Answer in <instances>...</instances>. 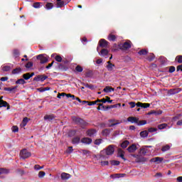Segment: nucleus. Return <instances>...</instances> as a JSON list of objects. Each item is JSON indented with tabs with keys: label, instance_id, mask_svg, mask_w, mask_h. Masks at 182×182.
Segmentation results:
<instances>
[{
	"label": "nucleus",
	"instance_id": "42",
	"mask_svg": "<svg viewBox=\"0 0 182 182\" xmlns=\"http://www.w3.org/2000/svg\"><path fill=\"white\" fill-rule=\"evenodd\" d=\"M102 141H103V139H97L94 141V144H95L96 146H100V144H102Z\"/></svg>",
	"mask_w": 182,
	"mask_h": 182
},
{
	"label": "nucleus",
	"instance_id": "52",
	"mask_svg": "<svg viewBox=\"0 0 182 182\" xmlns=\"http://www.w3.org/2000/svg\"><path fill=\"white\" fill-rule=\"evenodd\" d=\"M111 178H120L119 173H115L110 176Z\"/></svg>",
	"mask_w": 182,
	"mask_h": 182
},
{
	"label": "nucleus",
	"instance_id": "22",
	"mask_svg": "<svg viewBox=\"0 0 182 182\" xmlns=\"http://www.w3.org/2000/svg\"><path fill=\"white\" fill-rule=\"evenodd\" d=\"M53 3H50V2H47L46 6H45V8L46 9H47V11H50V9H53Z\"/></svg>",
	"mask_w": 182,
	"mask_h": 182
},
{
	"label": "nucleus",
	"instance_id": "51",
	"mask_svg": "<svg viewBox=\"0 0 182 182\" xmlns=\"http://www.w3.org/2000/svg\"><path fill=\"white\" fill-rule=\"evenodd\" d=\"M149 133H154V132H157V128L151 127L148 129Z\"/></svg>",
	"mask_w": 182,
	"mask_h": 182
},
{
	"label": "nucleus",
	"instance_id": "6",
	"mask_svg": "<svg viewBox=\"0 0 182 182\" xmlns=\"http://www.w3.org/2000/svg\"><path fill=\"white\" fill-rule=\"evenodd\" d=\"M4 96L0 97V108L1 107H7V110L11 109V105L6 102L4 101Z\"/></svg>",
	"mask_w": 182,
	"mask_h": 182
},
{
	"label": "nucleus",
	"instance_id": "15",
	"mask_svg": "<svg viewBox=\"0 0 182 182\" xmlns=\"http://www.w3.org/2000/svg\"><path fill=\"white\" fill-rule=\"evenodd\" d=\"M163 160H164V159L161 158V157H155L151 159V163H156V164H160V163H161V161H163Z\"/></svg>",
	"mask_w": 182,
	"mask_h": 182
},
{
	"label": "nucleus",
	"instance_id": "45",
	"mask_svg": "<svg viewBox=\"0 0 182 182\" xmlns=\"http://www.w3.org/2000/svg\"><path fill=\"white\" fill-rule=\"evenodd\" d=\"M175 60L178 62V63H182V55H177Z\"/></svg>",
	"mask_w": 182,
	"mask_h": 182
},
{
	"label": "nucleus",
	"instance_id": "40",
	"mask_svg": "<svg viewBox=\"0 0 182 182\" xmlns=\"http://www.w3.org/2000/svg\"><path fill=\"white\" fill-rule=\"evenodd\" d=\"M141 137H147L149 136V132L147 131H142L140 132Z\"/></svg>",
	"mask_w": 182,
	"mask_h": 182
},
{
	"label": "nucleus",
	"instance_id": "2",
	"mask_svg": "<svg viewBox=\"0 0 182 182\" xmlns=\"http://www.w3.org/2000/svg\"><path fill=\"white\" fill-rule=\"evenodd\" d=\"M127 122L130 123H135L137 126H144V124H147L146 120H139V118L136 117H129L127 118Z\"/></svg>",
	"mask_w": 182,
	"mask_h": 182
},
{
	"label": "nucleus",
	"instance_id": "24",
	"mask_svg": "<svg viewBox=\"0 0 182 182\" xmlns=\"http://www.w3.org/2000/svg\"><path fill=\"white\" fill-rule=\"evenodd\" d=\"M73 144H79L80 143V137L76 136L72 139Z\"/></svg>",
	"mask_w": 182,
	"mask_h": 182
},
{
	"label": "nucleus",
	"instance_id": "55",
	"mask_svg": "<svg viewBox=\"0 0 182 182\" xmlns=\"http://www.w3.org/2000/svg\"><path fill=\"white\" fill-rule=\"evenodd\" d=\"M12 130L14 133H18V132H19V128H18L17 126H14Z\"/></svg>",
	"mask_w": 182,
	"mask_h": 182
},
{
	"label": "nucleus",
	"instance_id": "54",
	"mask_svg": "<svg viewBox=\"0 0 182 182\" xmlns=\"http://www.w3.org/2000/svg\"><path fill=\"white\" fill-rule=\"evenodd\" d=\"M148 114H161V111L160 112H157V111H151L148 113Z\"/></svg>",
	"mask_w": 182,
	"mask_h": 182
},
{
	"label": "nucleus",
	"instance_id": "21",
	"mask_svg": "<svg viewBox=\"0 0 182 182\" xmlns=\"http://www.w3.org/2000/svg\"><path fill=\"white\" fill-rule=\"evenodd\" d=\"M99 55H100V56H107V55H109V50L106 48H103L99 53Z\"/></svg>",
	"mask_w": 182,
	"mask_h": 182
},
{
	"label": "nucleus",
	"instance_id": "7",
	"mask_svg": "<svg viewBox=\"0 0 182 182\" xmlns=\"http://www.w3.org/2000/svg\"><path fill=\"white\" fill-rule=\"evenodd\" d=\"M36 59L40 60V63L41 64L48 63V58L45 56V54H40L37 55Z\"/></svg>",
	"mask_w": 182,
	"mask_h": 182
},
{
	"label": "nucleus",
	"instance_id": "38",
	"mask_svg": "<svg viewBox=\"0 0 182 182\" xmlns=\"http://www.w3.org/2000/svg\"><path fill=\"white\" fill-rule=\"evenodd\" d=\"M168 150H170V145H165L161 148V151L163 152L168 151Z\"/></svg>",
	"mask_w": 182,
	"mask_h": 182
},
{
	"label": "nucleus",
	"instance_id": "39",
	"mask_svg": "<svg viewBox=\"0 0 182 182\" xmlns=\"http://www.w3.org/2000/svg\"><path fill=\"white\" fill-rule=\"evenodd\" d=\"M75 70L78 73H82V72H83V68H82V66L80 65H77L75 67Z\"/></svg>",
	"mask_w": 182,
	"mask_h": 182
},
{
	"label": "nucleus",
	"instance_id": "29",
	"mask_svg": "<svg viewBox=\"0 0 182 182\" xmlns=\"http://www.w3.org/2000/svg\"><path fill=\"white\" fill-rule=\"evenodd\" d=\"M102 136H109L110 134V129H105L102 132Z\"/></svg>",
	"mask_w": 182,
	"mask_h": 182
},
{
	"label": "nucleus",
	"instance_id": "5",
	"mask_svg": "<svg viewBox=\"0 0 182 182\" xmlns=\"http://www.w3.org/2000/svg\"><path fill=\"white\" fill-rule=\"evenodd\" d=\"M31 156H32V154L25 149L20 151V156L21 159H23V160L28 159V157H31Z\"/></svg>",
	"mask_w": 182,
	"mask_h": 182
},
{
	"label": "nucleus",
	"instance_id": "4",
	"mask_svg": "<svg viewBox=\"0 0 182 182\" xmlns=\"http://www.w3.org/2000/svg\"><path fill=\"white\" fill-rule=\"evenodd\" d=\"M118 46L121 50H127L132 48V41H126L123 44H119Z\"/></svg>",
	"mask_w": 182,
	"mask_h": 182
},
{
	"label": "nucleus",
	"instance_id": "19",
	"mask_svg": "<svg viewBox=\"0 0 182 182\" xmlns=\"http://www.w3.org/2000/svg\"><path fill=\"white\" fill-rule=\"evenodd\" d=\"M108 41L110 42H114L116 41V39H117V37L114 36V34L109 33L107 37Z\"/></svg>",
	"mask_w": 182,
	"mask_h": 182
},
{
	"label": "nucleus",
	"instance_id": "48",
	"mask_svg": "<svg viewBox=\"0 0 182 182\" xmlns=\"http://www.w3.org/2000/svg\"><path fill=\"white\" fill-rule=\"evenodd\" d=\"M65 5V1H58L57 8H62Z\"/></svg>",
	"mask_w": 182,
	"mask_h": 182
},
{
	"label": "nucleus",
	"instance_id": "26",
	"mask_svg": "<svg viewBox=\"0 0 182 182\" xmlns=\"http://www.w3.org/2000/svg\"><path fill=\"white\" fill-rule=\"evenodd\" d=\"M1 174H9V169L0 168V175Z\"/></svg>",
	"mask_w": 182,
	"mask_h": 182
},
{
	"label": "nucleus",
	"instance_id": "43",
	"mask_svg": "<svg viewBox=\"0 0 182 182\" xmlns=\"http://www.w3.org/2000/svg\"><path fill=\"white\" fill-rule=\"evenodd\" d=\"M41 4H42V3H41V2H35L33 4V7L35 8L36 9H38L41 8Z\"/></svg>",
	"mask_w": 182,
	"mask_h": 182
},
{
	"label": "nucleus",
	"instance_id": "46",
	"mask_svg": "<svg viewBox=\"0 0 182 182\" xmlns=\"http://www.w3.org/2000/svg\"><path fill=\"white\" fill-rule=\"evenodd\" d=\"M28 122H29V120L28 119V117H24L23 119L22 124H23V127H25V126H26V124H28Z\"/></svg>",
	"mask_w": 182,
	"mask_h": 182
},
{
	"label": "nucleus",
	"instance_id": "3",
	"mask_svg": "<svg viewBox=\"0 0 182 182\" xmlns=\"http://www.w3.org/2000/svg\"><path fill=\"white\" fill-rule=\"evenodd\" d=\"M72 120L73 122H74V123H75V124H78L79 126H86V122L80 118V117H72Z\"/></svg>",
	"mask_w": 182,
	"mask_h": 182
},
{
	"label": "nucleus",
	"instance_id": "10",
	"mask_svg": "<svg viewBox=\"0 0 182 182\" xmlns=\"http://www.w3.org/2000/svg\"><path fill=\"white\" fill-rule=\"evenodd\" d=\"M99 46L100 48H106L107 46H109V43L107 41L102 38L99 41Z\"/></svg>",
	"mask_w": 182,
	"mask_h": 182
},
{
	"label": "nucleus",
	"instance_id": "49",
	"mask_svg": "<svg viewBox=\"0 0 182 182\" xmlns=\"http://www.w3.org/2000/svg\"><path fill=\"white\" fill-rule=\"evenodd\" d=\"M168 72L169 73H174V72H176V67L170 66Z\"/></svg>",
	"mask_w": 182,
	"mask_h": 182
},
{
	"label": "nucleus",
	"instance_id": "13",
	"mask_svg": "<svg viewBox=\"0 0 182 182\" xmlns=\"http://www.w3.org/2000/svg\"><path fill=\"white\" fill-rule=\"evenodd\" d=\"M137 150V146L133 144L127 148V151L129 153H134Z\"/></svg>",
	"mask_w": 182,
	"mask_h": 182
},
{
	"label": "nucleus",
	"instance_id": "27",
	"mask_svg": "<svg viewBox=\"0 0 182 182\" xmlns=\"http://www.w3.org/2000/svg\"><path fill=\"white\" fill-rule=\"evenodd\" d=\"M139 55H140V56H143V55H146L149 53V51H147V50L146 49H142L141 50H139L138 52Z\"/></svg>",
	"mask_w": 182,
	"mask_h": 182
},
{
	"label": "nucleus",
	"instance_id": "59",
	"mask_svg": "<svg viewBox=\"0 0 182 182\" xmlns=\"http://www.w3.org/2000/svg\"><path fill=\"white\" fill-rule=\"evenodd\" d=\"M72 151H73V146H68V150H67V153L70 154V153H72Z\"/></svg>",
	"mask_w": 182,
	"mask_h": 182
},
{
	"label": "nucleus",
	"instance_id": "60",
	"mask_svg": "<svg viewBox=\"0 0 182 182\" xmlns=\"http://www.w3.org/2000/svg\"><path fill=\"white\" fill-rule=\"evenodd\" d=\"M182 72V65H179L176 67V72Z\"/></svg>",
	"mask_w": 182,
	"mask_h": 182
},
{
	"label": "nucleus",
	"instance_id": "25",
	"mask_svg": "<svg viewBox=\"0 0 182 182\" xmlns=\"http://www.w3.org/2000/svg\"><path fill=\"white\" fill-rule=\"evenodd\" d=\"M53 119H55V115H53V114H50V115L46 114L44 116V120L50 121V120H53Z\"/></svg>",
	"mask_w": 182,
	"mask_h": 182
},
{
	"label": "nucleus",
	"instance_id": "34",
	"mask_svg": "<svg viewBox=\"0 0 182 182\" xmlns=\"http://www.w3.org/2000/svg\"><path fill=\"white\" fill-rule=\"evenodd\" d=\"M21 70H22V69H21V68H17L14 69L12 70V74L13 75H16L18 73H21Z\"/></svg>",
	"mask_w": 182,
	"mask_h": 182
},
{
	"label": "nucleus",
	"instance_id": "35",
	"mask_svg": "<svg viewBox=\"0 0 182 182\" xmlns=\"http://www.w3.org/2000/svg\"><path fill=\"white\" fill-rule=\"evenodd\" d=\"M110 164L112 166H119L120 161L116 160H112L109 161Z\"/></svg>",
	"mask_w": 182,
	"mask_h": 182
},
{
	"label": "nucleus",
	"instance_id": "30",
	"mask_svg": "<svg viewBox=\"0 0 182 182\" xmlns=\"http://www.w3.org/2000/svg\"><path fill=\"white\" fill-rule=\"evenodd\" d=\"M120 48L119 47V45L114 43L112 49V52H117Z\"/></svg>",
	"mask_w": 182,
	"mask_h": 182
},
{
	"label": "nucleus",
	"instance_id": "53",
	"mask_svg": "<svg viewBox=\"0 0 182 182\" xmlns=\"http://www.w3.org/2000/svg\"><path fill=\"white\" fill-rule=\"evenodd\" d=\"M55 60H56V62H62L63 59H62V57H60V55H56L55 57Z\"/></svg>",
	"mask_w": 182,
	"mask_h": 182
},
{
	"label": "nucleus",
	"instance_id": "31",
	"mask_svg": "<svg viewBox=\"0 0 182 182\" xmlns=\"http://www.w3.org/2000/svg\"><path fill=\"white\" fill-rule=\"evenodd\" d=\"M22 77L24 79V80H29V79H31V73H25L22 75Z\"/></svg>",
	"mask_w": 182,
	"mask_h": 182
},
{
	"label": "nucleus",
	"instance_id": "32",
	"mask_svg": "<svg viewBox=\"0 0 182 182\" xmlns=\"http://www.w3.org/2000/svg\"><path fill=\"white\" fill-rule=\"evenodd\" d=\"M97 106V110H105L106 109V106L103 105L102 103H98Z\"/></svg>",
	"mask_w": 182,
	"mask_h": 182
},
{
	"label": "nucleus",
	"instance_id": "41",
	"mask_svg": "<svg viewBox=\"0 0 182 182\" xmlns=\"http://www.w3.org/2000/svg\"><path fill=\"white\" fill-rule=\"evenodd\" d=\"M19 55H20L19 50H17V49L14 50V51H13V55H14L15 58H18V57H19Z\"/></svg>",
	"mask_w": 182,
	"mask_h": 182
},
{
	"label": "nucleus",
	"instance_id": "17",
	"mask_svg": "<svg viewBox=\"0 0 182 182\" xmlns=\"http://www.w3.org/2000/svg\"><path fill=\"white\" fill-rule=\"evenodd\" d=\"M97 133L96 129H89L87 131V134L90 137H93Z\"/></svg>",
	"mask_w": 182,
	"mask_h": 182
},
{
	"label": "nucleus",
	"instance_id": "33",
	"mask_svg": "<svg viewBox=\"0 0 182 182\" xmlns=\"http://www.w3.org/2000/svg\"><path fill=\"white\" fill-rule=\"evenodd\" d=\"M16 89H18V86L14 87H4L5 92H13V90H15Z\"/></svg>",
	"mask_w": 182,
	"mask_h": 182
},
{
	"label": "nucleus",
	"instance_id": "37",
	"mask_svg": "<svg viewBox=\"0 0 182 182\" xmlns=\"http://www.w3.org/2000/svg\"><path fill=\"white\" fill-rule=\"evenodd\" d=\"M156 58V56L154 55V54L151 53L148 58L147 60H149V62H153V60H154V58Z\"/></svg>",
	"mask_w": 182,
	"mask_h": 182
},
{
	"label": "nucleus",
	"instance_id": "62",
	"mask_svg": "<svg viewBox=\"0 0 182 182\" xmlns=\"http://www.w3.org/2000/svg\"><path fill=\"white\" fill-rule=\"evenodd\" d=\"M95 105H96V102L91 101V102H88L87 106H95Z\"/></svg>",
	"mask_w": 182,
	"mask_h": 182
},
{
	"label": "nucleus",
	"instance_id": "9",
	"mask_svg": "<svg viewBox=\"0 0 182 182\" xmlns=\"http://www.w3.org/2000/svg\"><path fill=\"white\" fill-rule=\"evenodd\" d=\"M70 177H72V175H70L69 173H66L65 172L62 173L60 175L61 180L63 182L68 181V180H69V178H70Z\"/></svg>",
	"mask_w": 182,
	"mask_h": 182
},
{
	"label": "nucleus",
	"instance_id": "36",
	"mask_svg": "<svg viewBox=\"0 0 182 182\" xmlns=\"http://www.w3.org/2000/svg\"><path fill=\"white\" fill-rule=\"evenodd\" d=\"M167 124H166V123H164V124H159L158 125V129H159V130H163V129H166V127H167Z\"/></svg>",
	"mask_w": 182,
	"mask_h": 182
},
{
	"label": "nucleus",
	"instance_id": "20",
	"mask_svg": "<svg viewBox=\"0 0 182 182\" xmlns=\"http://www.w3.org/2000/svg\"><path fill=\"white\" fill-rule=\"evenodd\" d=\"M103 92L105 93H110V92H114V88L110 86H107L104 88Z\"/></svg>",
	"mask_w": 182,
	"mask_h": 182
},
{
	"label": "nucleus",
	"instance_id": "58",
	"mask_svg": "<svg viewBox=\"0 0 182 182\" xmlns=\"http://www.w3.org/2000/svg\"><path fill=\"white\" fill-rule=\"evenodd\" d=\"M86 77H92V71H88L85 73Z\"/></svg>",
	"mask_w": 182,
	"mask_h": 182
},
{
	"label": "nucleus",
	"instance_id": "47",
	"mask_svg": "<svg viewBox=\"0 0 182 182\" xmlns=\"http://www.w3.org/2000/svg\"><path fill=\"white\" fill-rule=\"evenodd\" d=\"M46 175V173H45V171H40L38 173V177L39 178H43V177H45V176Z\"/></svg>",
	"mask_w": 182,
	"mask_h": 182
},
{
	"label": "nucleus",
	"instance_id": "50",
	"mask_svg": "<svg viewBox=\"0 0 182 182\" xmlns=\"http://www.w3.org/2000/svg\"><path fill=\"white\" fill-rule=\"evenodd\" d=\"M32 66H33V63H32V62H28L26 64V68L27 69L32 68Z\"/></svg>",
	"mask_w": 182,
	"mask_h": 182
},
{
	"label": "nucleus",
	"instance_id": "14",
	"mask_svg": "<svg viewBox=\"0 0 182 182\" xmlns=\"http://www.w3.org/2000/svg\"><path fill=\"white\" fill-rule=\"evenodd\" d=\"M117 156L122 159V160H124V161H126V160H127V159H126V158H124V151L121 148L118 149V155H117Z\"/></svg>",
	"mask_w": 182,
	"mask_h": 182
},
{
	"label": "nucleus",
	"instance_id": "1",
	"mask_svg": "<svg viewBox=\"0 0 182 182\" xmlns=\"http://www.w3.org/2000/svg\"><path fill=\"white\" fill-rule=\"evenodd\" d=\"M114 147H116V146L112 144L102 150L100 153V159H105L106 156H113V154H114Z\"/></svg>",
	"mask_w": 182,
	"mask_h": 182
},
{
	"label": "nucleus",
	"instance_id": "63",
	"mask_svg": "<svg viewBox=\"0 0 182 182\" xmlns=\"http://www.w3.org/2000/svg\"><path fill=\"white\" fill-rule=\"evenodd\" d=\"M129 105L131 107V109H133V107H136V102H129Z\"/></svg>",
	"mask_w": 182,
	"mask_h": 182
},
{
	"label": "nucleus",
	"instance_id": "8",
	"mask_svg": "<svg viewBox=\"0 0 182 182\" xmlns=\"http://www.w3.org/2000/svg\"><path fill=\"white\" fill-rule=\"evenodd\" d=\"M48 78V75H38L33 78L34 82H45Z\"/></svg>",
	"mask_w": 182,
	"mask_h": 182
},
{
	"label": "nucleus",
	"instance_id": "28",
	"mask_svg": "<svg viewBox=\"0 0 182 182\" xmlns=\"http://www.w3.org/2000/svg\"><path fill=\"white\" fill-rule=\"evenodd\" d=\"M26 81L24 79L20 78L17 81H16V85H25Z\"/></svg>",
	"mask_w": 182,
	"mask_h": 182
},
{
	"label": "nucleus",
	"instance_id": "11",
	"mask_svg": "<svg viewBox=\"0 0 182 182\" xmlns=\"http://www.w3.org/2000/svg\"><path fill=\"white\" fill-rule=\"evenodd\" d=\"M109 127H113L114 126H117V124H120V121L113 119H109Z\"/></svg>",
	"mask_w": 182,
	"mask_h": 182
},
{
	"label": "nucleus",
	"instance_id": "23",
	"mask_svg": "<svg viewBox=\"0 0 182 182\" xmlns=\"http://www.w3.org/2000/svg\"><path fill=\"white\" fill-rule=\"evenodd\" d=\"M130 144V141L125 140L121 144L122 149H126Z\"/></svg>",
	"mask_w": 182,
	"mask_h": 182
},
{
	"label": "nucleus",
	"instance_id": "16",
	"mask_svg": "<svg viewBox=\"0 0 182 182\" xmlns=\"http://www.w3.org/2000/svg\"><path fill=\"white\" fill-rule=\"evenodd\" d=\"M92 141V139L87 137H84L81 139V143H84L85 144H90Z\"/></svg>",
	"mask_w": 182,
	"mask_h": 182
},
{
	"label": "nucleus",
	"instance_id": "44",
	"mask_svg": "<svg viewBox=\"0 0 182 182\" xmlns=\"http://www.w3.org/2000/svg\"><path fill=\"white\" fill-rule=\"evenodd\" d=\"M2 70H3V72H9V70H11V66H9V65L4 66L2 68Z\"/></svg>",
	"mask_w": 182,
	"mask_h": 182
},
{
	"label": "nucleus",
	"instance_id": "57",
	"mask_svg": "<svg viewBox=\"0 0 182 182\" xmlns=\"http://www.w3.org/2000/svg\"><path fill=\"white\" fill-rule=\"evenodd\" d=\"M42 168H43V166H41L38 164L34 166V169L36 170H42Z\"/></svg>",
	"mask_w": 182,
	"mask_h": 182
},
{
	"label": "nucleus",
	"instance_id": "56",
	"mask_svg": "<svg viewBox=\"0 0 182 182\" xmlns=\"http://www.w3.org/2000/svg\"><path fill=\"white\" fill-rule=\"evenodd\" d=\"M65 95H66V93L63 92V93H58V95H57L58 99H62V96L63 97H65Z\"/></svg>",
	"mask_w": 182,
	"mask_h": 182
},
{
	"label": "nucleus",
	"instance_id": "61",
	"mask_svg": "<svg viewBox=\"0 0 182 182\" xmlns=\"http://www.w3.org/2000/svg\"><path fill=\"white\" fill-rule=\"evenodd\" d=\"M102 166H109V161H101Z\"/></svg>",
	"mask_w": 182,
	"mask_h": 182
},
{
	"label": "nucleus",
	"instance_id": "64",
	"mask_svg": "<svg viewBox=\"0 0 182 182\" xmlns=\"http://www.w3.org/2000/svg\"><path fill=\"white\" fill-rule=\"evenodd\" d=\"M176 180L178 182H182V176H178Z\"/></svg>",
	"mask_w": 182,
	"mask_h": 182
},
{
	"label": "nucleus",
	"instance_id": "18",
	"mask_svg": "<svg viewBox=\"0 0 182 182\" xmlns=\"http://www.w3.org/2000/svg\"><path fill=\"white\" fill-rule=\"evenodd\" d=\"M107 64L108 65L106 66V68L109 72H112V70H113V68H116V65L112 64L110 61H108Z\"/></svg>",
	"mask_w": 182,
	"mask_h": 182
},
{
	"label": "nucleus",
	"instance_id": "12",
	"mask_svg": "<svg viewBox=\"0 0 182 182\" xmlns=\"http://www.w3.org/2000/svg\"><path fill=\"white\" fill-rule=\"evenodd\" d=\"M136 107H141L142 109H147L148 107H150V104L139 102L136 104Z\"/></svg>",
	"mask_w": 182,
	"mask_h": 182
}]
</instances>
